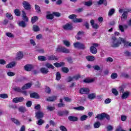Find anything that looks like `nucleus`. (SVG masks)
I'll use <instances>...</instances> for the list:
<instances>
[{
	"label": "nucleus",
	"mask_w": 131,
	"mask_h": 131,
	"mask_svg": "<svg viewBox=\"0 0 131 131\" xmlns=\"http://www.w3.org/2000/svg\"><path fill=\"white\" fill-rule=\"evenodd\" d=\"M112 48H118V47H119V46H120V45L121 44L120 41H118L117 39L115 36L112 37Z\"/></svg>",
	"instance_id": "1"
},
{
	"label": "nucleus",
	"mask_w": 131,
	"mask_h": 131,
	"mask_svg": "<svg viewBox=\"0 0 131 131\" xmlns=\"http://www.w3.org/2000/svg\"><path fill=\"white\" fill-rule=\"evenodd\" d=\"M73 45L76 49H79L80 50H84L85 49V45L79 42L74 43Z\"/></svg>",
	"instance_id": "2"
},
{
	"label": "nucleus",
	"mask_w": 131,
	"mask_h": 131,
	"mask_svg": "<svg viewBox=\"0 0 131 131\" xmlns=\"http://www.w3.org/2000/svg\"><path fill=\"white\" fill-rule=\"evenodd\" d=\"M56 51L57 52H62V53H65L66 54H69V53H70V50L65 47H58Z\"/></svg>",
	"instance_id": "3"
},
{
	"label": "nucleus",
	"mask_w": 131,
	"mask_h": 131,
	"mask_svg": "<svg viewBox=\"0 0 131 131\" xmlns=\"http://www.w3.org/2000/svg\"><path fill=\"white\" fill-rule=\"evenodd\" d=\"M79 92L80 94H81L82 95H86V94L90 93V89L86 88H81Z\"/></svg>",
	"instance_id": "4"
},
{
	"label": "nucleus",
	"mask_w": 131,
	"mask_h": 131,
	"mask_svg": "<svg viewBox=\"0 0 131 131\" xmlns=\"http://www.w3.org/2000/svg\"><path fill=\"white\" fill-rule=\"evenodd\" d=\"M23 6L26 10H30L31 9V6L30 5V4L29 3L24 1L23 3Z\"/></svg>",
	"instance_id": "5"
},
{
	"label": "nucleus",
	"mask_w": 131,
	"mask_h": 131,
	"mask_svg": "<svg viewBox=\"0 0 131 131\" xmlns=\"http://www.w3.org/2000/svg\"><path fill=\"white\" fill-rule=\"evenodd\" d=\"M24 57L23 52L19 51L17 53L16 60V61H20Z\"/></svg>",
	"instance_id": "6"
},
{
	"label": "nucleus",
	"mask_w": 131,
	"mask_h": 131,
	"mask_svg": "<svg viewBox=\"0 0 131 131\" xmlns=\"http://www.w3.org/2000/svg\"><path fill=\"white\" fill-rule=\"evenodd\" d=\"M23 101H24V98L23 97H16L12 100L13 103H19L20 102H23Z\"/></svg>",
	"instance_id": "7"
},
{
	"label": "nucleus",
	"mask_w": 131,
	"mask_h": 131,
	"mask_svg": "<svg viewBox=\"0 0 131 131\" xmlns=\"http://www.w3.org/2000/svg\"><path fill=\"white\" fill-rule=\"evenodd\" d=\"M63 28L64 29V30H72V25L69 23H68L63 26Z\"/></svg>",
	"instance_id": "8"
},
{
	"label": "nucleus",
	"mask_w": 131,
	"mask_h": 131,
	"mask_svg": "<svg viewBox=\"0 0 131 131\" xmlns=\"http://www.w3.org/2000/svg\"><path fill=\"white\" fill-rule=\"evenodd\" d=\"M128 96H129V92L126 91L124 92L121 96L122 99L125 100V99H127V98H128Z\"/></svg>",
	"instance_id": "9"
},
{
	"label": "nucleus",
	"mask_w": 131,
	"mask_h": 131,
	"mask_svg": "<svg viewBox=\"0 0 131 131\" xmlns=\"http://www.w3.org/2000/svg\"><path fill=\"white\" fill-rule=\"evenodd\" d=\"M37 119H40V118H42L43 117V113L41 112H38L36 113V116Z\"/></svg>",
	"instance_id": "10"
},
{
	"label": "nucleus",
	"mask_w": 131,
	"mask_h": 131,
	"mask_svg": "<svg viewBox=\"0 0 131 131\" xmlns=\"http://www.w3.org/2000/svg\"><path fill=\"white\" fill-rule=\"evenodd\" d=\"M33 69V66L31 64H27L25 66V70L26 71H31Z\"/></svg>",
	"instance_id": "11"
},
{
	"label": "nucleus",
	"mask_w": 131,
	"mask_h": 131,
	"mask_svg": "<svg viewBox=\"0 0 131 131\" xmlns=\"http://www.w3.org/2000/svg\"><path fill=\"white\" fill-rule=\"evenodd\" d=\"M95 118H97V119H99V120H103V119L105 118V113L98 114L97 116L95 117Z\"/></svg>",
	"instance_id": "12"
},
{
	"label": "nucleus",
	"mask_w": 131,
	"mask_h": 131,
	"mask_svg": "<svg viewBox=\"0 0 131 131\" xmlns=\"http://www.w3.org/2000/svg\"><path fill=\"white\" fill-rule=\"evenodd\" d=\"M128 11H124L121 17V20L122 21H124V20H126L127 19V13Z\"/></svg>",
	"instance_id": "13"
},
{
	"label": "nucleus",
	"mask_w": 131,
	"mask_h": 131,
	"mask_svg": "<svg viewBox=\"0 0 131 131\" xmlns=\"http://www.w3.org/2000/svg\"><path fill=\"white\" fill-rule=\"evenodd\" d=\"M90 52L92 54H97L98 53V50L94 46H91L90 47Z\"/></svg>",
	"instance_id": "14"
},
{
	"label": "nucleus",
	"mask_w": 131,
	"mask_h": 131,
	"mask_svg": "<svg viewBox=\"0 0 131 131\" xmlns=\"http://www.w3.org/2000/svg\"><path fill=\"white\" fill-rule=\"evenodd\" d=\"M40 71L42 74H48V73H49V69L46 68H41L40 69Z\"/></svg>",
	"instance_id": "15"
},
{
	"label": "nucleus",
	"mask_w": 131,
	"mask_h": 131,
	"mask_svg": "<svg viewBox=\"0 0 131 131\" xmlns=\"http://www.w3.org/2000/svg\"><path fill=\"white\" fill-rule=\"evenodd\" d=\"M22 16H23V19L25 22H28V18L26 16V13H25V11H22Z\"/></svg>",
	"instance_id": "16"
},
{
	"label": "nucleus",
	"mask_w": 131,
	"mask_h": 131,
	"mask_svg": "<svg viewBox=\"0 0 131 131\" xmlns=\"http://www.w3.org/2000/svg\"><path fill=\"white\" fill-rule=\"evenodd\" d=\"M47 60L49 61H54V60H58V58L54 55H49L47 57Z\"/></svg>",
	"instance_id": "17"
},
{
	"label": "nucleus",
	"mask_w": 131,
	"mask_h": 131,
	"mask_svg": "<svg viewBox=\"0 0 131 131\" xmlns=\"http://www.w3.org/2000/svg\"><path fill=\"white\" fill-rule=\"evenodd\" d=\"M53 65H54L55 67H57V68L62 67V66H64V65H65V62H61L60 63L56 62V63H54Z\"/></svg>",
	"instance_id": "18"
},
{
	"label": "nucleus",
	"mask_w": 131,
	"mask_h": 131,
	"mask_svg": "<svg viewBox=\"0 0 131 131\" xmlns=\"http://www.w3.org/2000/svg\"><path fill=\"white\" fill-rule=\"evenodd\" d=\"M31 85H32V84L31 83H28L26 84L24 86L21 88L22 90H27L30 88H31Z\"/></svg>",
	"instance_id": "19"
},
{
	"label": "nucleus",
	"mask_w": 131,
	"mask_h": 131,
	"mask_svg": "<svg viewBox=\"0 0 131 131\" xmlns=\"http://www.w3.org/2000/svg\"><path fill=\"white\" fill-rule=\"evenodd\" d=\"M68 119L70 120V121H77V120H78V118L70 116L68 117Z\"/></svg>",
	"instance_id": "20"
},
{
	"label": "nucleus",
	"mask_w": 131,
	"mask_h": 131,
	"mask_svg": "<svg viewBox=\"0 0 131 131\" xmlns=\"http://www.w3.org/2000/svg\"><path fill=\"white\" fill-rule=\"evenodd\" d=\"M46 100L49 102H54V101L57 100V97L56 96L49 97L48 98H47Z\"/></svg>",
	"instance_id": "21"
},
{
	"label": "nucleus",
	"mask_w": 131,
	"mask_h": 131,
	"mask_svg": "<svg viewBox=\"0 0 131 131\" xmlns=\"http://www.w3.org/2000/svg\"><path fill=\"white\" fill-rule=\"evenodd\" d=\"M88 99L89 100H94L95 98H96V94L95 93H91L88 95Z\"/></svg>",
	"instance_id": "22"
},
{
	"label": "nucleus",
	"mask_w": 131,
	"mask_h": 131,
	"mask_svg": "<svg viewBox=\"0 0 131 131\" xmlns=\"http://www.w3.org/2000/svg\"><path fill=\"white\" fill-rule=\"evenodd\" d=\"M30 97L34 98L35 99H38L39 98V96H38V94L37 93H33L30 94Z\"/></svg>",
	"instance_id": "23"
},
{
	"label": "nucleus",
	"mask_w": 131,
	"mask_h": 131,
	"mask_svg": "<svg viewBox=\"0 0 131 131\" xmlns=\"http://www.w3.org/2000/svg\"><path fill=\"white\" fill-rule=\"evenodd\" d=\"M18 111L21 112V113H24L27 111V110H26V107L24 106H20L18 108Z\"/></svg>",
	"instance_id": "24"
},
{
	"label": "nucleus",
	"mask_w": 131,
	"mask_h": 131,
	"mask_svg": "<svg viewBox=\"0 0 131 131\" xmlns=\"http://www.w3.org/2000/svg\"><path fill=\"white\" fill-rule=\"evenodd\" d=\"M35 9L36 13H38V14L41 13V10H40V7H39V6L37 5H35Z\"/></svg>",
	"instance_id": "25"
},
{
	"label": "nucleus",
	"mask_w": 131,
	"mask_h": 131,
	"mask_svg": "<svg viewBox=\"0 0 131 131\" xmlns=\"http://www.w3.org/2000/svg\"><path fill=\"white\" fill-rule=\"evenodd\" d=\"M72 109H74V110H77L78 111H82L84 110V107L82 106H80L77 107H73Z\"/></svg>",
	"instance_id": "26"
},
{
	"label": "nucleus",
	"mask_w": 131,
	"mask_h": 131,
	"mask_svg": "<svg viewBox=\"0 0 131 131\" xmlns=\"http://www.w3.org/2000/svg\"><path fill=\"white\" fill-rule=\"evenodd\" d=\"M11 120L12 122H14L16 125H20L21 123H20V121L19 120H17L15 118H11Z\"/></svg>",
	"instance_id": "27"
},
{
	"label": "nucleus",
	"mask_w": 131,
	"mask_h": 131,
	"mask_svg": "<svg viewBox=\"0 0 131 131\" xmlns=\"http://www.w3.org/2000/svg\"><path fill=\"white\" fill-rule=\"evenodd\" d=\"M16 65L15 62H12L6 66V68H13Z\"/></svg>",
	"instance_id": "28"
},
{
	"label": "nucleus",
	"mask_w": 131,
	"mask_h": 131,
	"mask_svg": "<svg viewBox=\"0 0 131 131\" xmlns=\"http://www.w3.org/2000/svg\"><path fill=\"white\" fill-rule=\"evenodd\" d=\"M18 25L20 27H23V28H25L26 27V23H25V21H21L18 23Z\"/></svg>",
	"instance_id": "29"
},
{
	"label": "nucleus",
	"mask_w": 131,
	"mask_h": 131,
	"mask_svg": "<svg viewBox=\"0 0 131 131\" xmlns=\"http://www.w3.org/2000/svg\"><path fill=\"white\" fill-rule=\"evenodd\" d=\"M86 59L88 61H95V57L93 56H86Z\"/></svg>",
	"instance_id": "30"
},
{
	"label": "nucleus",
	"mask_w": 131,
	"mask_h": 131,
	"mask_svg": "<svg viewBox=\"0 0 131 131\" xmlns=\"http://www.w3.org/2000/svg\"><path fill=\"white\" fill-rule=\"evenodd\" d=\"M14 14L16 16H17V17H19L21 15V12H20V10L18 9H16L14 10Z\"/></svg>",
	"instance_id": "31"
},
{
	"label": "nucleus",
	"mask_w": 131,
	"mask_h": 131,
	"mask_svg": "<svg viewBox=\"0 0 131 131\" xmlns=\"http://www.w3.org/2000/svg\"><path fill=\"white\" fill-rule=\"evenodd\" d=\"M46 67L49 68V69H55V67L51 64V63H47L45 64Z\"/></svg>",
	"instance_id": "32"
},
{
	"label": "nucleus",
	"mask_w": 131,
	"mask_h": 131,
	"mask_svg": "<svg viewBox=\"0 0 131 131\" xmlns=\"http://www.w3.org/2000/svg\"><path fill=\"white\" fill-rule=\"evenodd\" d=\"M38 59L39 61H47V57L45 56H39L38 57Z\"/></svg>",
	"instance_id": "33"
},
{
	"label": "nucleus",
	"mask_w": 131,
	"mask_h": 131,
	"mask_svg": "<svg viewBox=\"0 0 131 131\" xmlns=\"http://www.w3.org/2000/svg\"><path fill=\"white\" fill-rule=\"evenodd\" d=\"M37 20H38V17L37 16H33V17H32L31 22L32 24H34V23H35V22H36Z\"/></svg>",
	"instance_id": "34"
},
{
	"label": "nucleus",
	"mask_w": 131,
	"mask_h": 131,
	"mask_svg": "<svg viewBox=\"0 0 131 131\" xmlns=\"http://www.w3.org/2000/svg\"><path fill=\"white\" fill-rule=\"evenodd\" d=\"M63 43L66 46V47H70V42L69 41L67 40H63Z\"/></svg>",
	"instance_id": "35"
},
{
	"label": "nucleus",
	"mask_w": 131,
	"mask_h": 131,
	"mask_svg": "<svg viewBox=\"0 0 131 131\" xmlns=\"http://www.w3.org/2000/svg\"><path fill=\"white\" fill-rule=\"evenodd\" d=\"M111 77L112 79H116V78L118 77V75H117V73H113L112 74Z\"/></svg>",
	"instance_id": "36"
},
{
	"label": "nucleus",
	"mask_w": 131,
	"mask_h": 131,
	"mask_svg": "<svg viewBox=\"0 0 131 131\" xmlns=\"http://www.w3.org/2000/svg\"><path fill=\"white\" fill-rule=\"evenodd\" d=\"M112 93L114 94L115 96H118V91L116 89H112Z\"/></svg>",
	"instance_id": "37"
},
{
	"label": "nucleus",
	"mask_w": 131,
	"mask_h": 131,
	"mask_svg": "<svg viewBox=\"0 0 131 131\" xmlns=\"http://www.w3.org/2000/svg\"><path fill=\"white\" fill-rule=\"evenodd\" d=\"M9 97V95L7 94H0V98L2 99H7V98Z\"/></svg>",
	"instance_id": "38"
},
{
	"label": "nucleus",
	"mask_w": 131,
	"mask_h": 131,
	"mask_svg": "<svg viewBox=\"0 0 131 131\" xmlns=\"http://www.w3.org/2000/svg\"><path fill=\"white\" fill-rule=\"evenodd\" d=\"M85 6H86L87 7H91L92 5H93V2L92 1H89L88 2H85L84 3Z\"/></svg>",
	"instance_id": "39"
},
{
	"label": "nucleus",
	"mask_w": 131,
	"mask_h": 131,
	"mask_svg": "<svg viewBox=\"0 0 131 131\" xmlns=\"http://www.w3.org/2000/svg\"><path fill=\"white\" fill-rule=\"evenodd\" d=\"M88 116L84 115L81 116L80 119L81 121H84V120H86V119H88Z\"/></svg>",
	"instance_id": "40"
},
{
	"label": "nucleus",
	"mask_w": 131,
	"mask_h": 131,
	"mask_svg": "<svg viewBox=\"0 0 131 131\" xmlns=\"http://www.w3.org/2000/svg\"><path fill=\"white\" fill-rule=\"evenodd\" d=\"M84 82H86L87 83H90L91 82H94V79H85L83 80Z\"/></svg>",
	"instance_id": "41"
},
{
	"label": "nucleus",
	"mask_w": 131,
	"mask_h": 131,
	"mask_svg": "<svg viewBox=\"0 0 131 131\" xmlns=\"http://www.w3.org/2000/svg\"><path fill=\"white\" fill-rule=\"evenodd\" d=\"M100 125L101 123H100V122H96V123H95L94 126L95 128H99Z\"/></svg>",
	"instance_id": "42"
},
{
	"label": "nucleus",
	"mask_w": 131,
	"mask_h": 131,
	"mask_svg": "<svg viewBox=\"0 0 131 131\" xmlns=\"http://www.w3.org/2000/svg\"><path fill=\"white\" fill-rule=\"evenodd\" d=\"M73 22L75 23H80L82 22V19L81 18H75V19L73 20Z\"/></svg>",
	"instance_id": "43"
},
{
	"label": "nucleus",
	"mask_w": 131,
	"mask_h": 131,
	"mask_svg": "<svg viewBox=\"0 0 131 131\" xmlns=\"http://www.w3.org/2000/svg\"><path fill=\"white\" fill-rule=\"evenodd\" d=\"M33 31L35 32H37L39 31V27L36 25L33 26Z\"/></svg>",
	"instance_id": "44"
},
{
	"label": "nucleus",
	"mask_w": 131,
	"mask_h": 131,
	"mask_svg": "<svg viewBox=\"0 0 131 131\" xmlns=\"http://www.w3.org/2000/svg\"><path fill=\"white\" fill-rule=\"evenodd\" d=\"M47 109L49 111H54L55 110V107L49 105L47 107Z\"/></svg>",
	"instance_id": "45"
},
{
	"label": "nucleus",
	"mask_w": 131,
	"mask_h": 131,
	"mask_svg": "<svg viewBox=\"0 0 131 131\" xmlns=\"http://www.w3.org/2000/svg\"><path fill=\"white\" fill-rule=\"evenodd\" d=\"M93 69H94V70H97V71L101 70V67H100V66H99L98 65L94 66Z\"/></svg>",
	"instance_id": "46"
},
{
	"label": "nucleus",
	"mask_w": 131,
	"mask_h": 131,
	"mask_svg": "<svg viewBox=\"0 0 131 131\" xmlns=\"http://www.w3.org/2000/svg\"><path fill=\"white\" fill-rule=\"evenodd\" d=\"M13 90L15 92H17L18 93H21L22 92V90L19 87H15L13 88Z\"/></svg>",
	"instance_id": "47"
},
{
	"label": "nucleus",
	"mask_w": 131,
	"mask_h": 131,
	"mask_svg": "<svg viewBox=\"0 0 131 131\" xmlns=\"http://www.w3.org/2000/svg\"><path fill=\"white\" fill-rule=\"evenodd\" d=\"M62 71L64 72V73H68L69 72V69L68 68L63 67L62 68Z\"/></svg>",
	"instance_id": "48"
},
{
	"label": "nucleus",
	"mask_w": 131,
	"mask_h": 131,
	"mask_svg": "<svg viewBox=\"0 0 131 131\" xmlns=\"http://www.w3.org/2000/svg\"><path fill=\"white\" fill-rule=\"evenodd\" d=\"M56 80H59L61 79V74L59 72H57L56 74Z\"/></svg>",
	"instance_id": "49"
},
{
	"label": "nucleus",
	"mask_w": 131,
	"mask_h": 131,
	"mask_svg": "<svg viewBox=\"0 0 131 131\" xmlns=\"http://www.w3.org/2000/svg\"><path fill=\"white\" fill-rule=\"evenodd\" d=\"M7 74L8 76H10V77L15 76V73L13 72H8L7 73Z\"/></svg>",
	"instance_id": "50"
},
{
	"label": "nucleus",
	"mask_w": 131,
	"mask_h": 131,
	"mask_svg": "<svg viewBox=\"0 0 131 131\" xmlns=\"http://www.w3.org/2000/svg\"><path fill=\"white\" fill-rule=\"evenodd\" d=\"M115 12V10H114V9H111L108 14V16H112L114 14Z\"/></svg>",
	"instance_id": "51"
},
{
	"label": "nucleus",
	"mask_w": 131,
	"mask_h": 131,
	"mask_svg": "<svg viewBox=\"0 0 131 131\" xmlns=\"http://www.w3.org/2000/svg\"><path fill=\"white\" fill-rule=\"evenodd\" d=\"M43 122V120H42V119H39L38 120L37 122H36V123L37 124H38V125H42Z\"/></svg>",
	"instance_id": "52"
},
{
	"label": "nucleus",
	"mask_w": 131,
	"mask_h": 131,
	"mask_svg": "<svg viewBox=\"0 0 131 131\" xmlns=\"http://www.w3.org/2000/svg\"><path fill=\"white\" fill-rule=\"evenodd\" d=\"M47 18L50 20H52V19H54V14H48L47 15Z\"/></svg>",
	"instance_id": "53"
},
{
	"label": "nucleus",
	"mask_w": 131,
	"mask_h": 131,
	"mask_svg": "<svg viewBox=\"0 0 131 131\" xmlns=\"http://www.w3.org/2000/svg\"><path fill=\"white\" fill-rule=\"evenodd\" d=\"M6 35L8 36V37L10 38H13L14 37V35L11 33L8 32L6 33Z\"/></svg>",
	"instance_id": "54"
},
{
	"label": "nucleus",
	"mask_w": 131,
	"mask_h": 131,
	"mask_svg": "<svg viewBox=\"0 0 131 131\" xmlns=\"http://www.w3.org/2000/svg\"><path fill=\"white\" fill-rule=\"evenodd\" d=\"M76 17H77V16L75 14H72L69 16V19H73L74 20L76 18Z\"/></svg>",
	"instance_id": "55"
},
{
	"label": "nucleus",
	"mask_w": 131,
	"mask_h": 131,
	"mask_svg": "<svg viewBox=\"0 0 131 131\" xmlns=\"http://www.w3.org/2000/svg\"><path fill=\"white\" fill-rule=\"evenodd\" d=\"M122 76H123V77H124L125 78H129V75L125 73H122Z\"/></svg>",
	"instance_id": "56"
},
{
	"label": "nucleus",
	"mask_w": 131,
	"mask_h": 131,
	"mask_svg": "<svg viewBox=\"0 0 131 131\" xmlns=\"http://www.w3.org/2000/svg\"><path fill=\"white\" fill-rule=\"evenodd\" d=\"M119 29L121 31V32H124V28H123V26L121 25H119Z\"/></svg>",
	"instance_id": "57"
},
{
	"label": "nucleus",
	"mask_w": 131,
	"mask_h": 131,
	"mask_svg": "<svg viewBox=\"0 0 131 131\" xmlns=\"http://www.w3.org/2000/svg\"><path fill=\"white\" fill-rule=\"evenodd\" d=\"M60 130L61 131H67V128L65 126L61 125L59 127Z\"/></svg>",
	"instance_id": "58"
},
{
	"label": "nucleus",
	"mask_w": 131,
	"mask_h": 131,
	"mask_svg": "<svg viewBox=\"0 0 131 131\" xmlns=\"http://www.w3.org/2000/svg\"><path fill=\"white\" fill-rule=\"evenodd\" d=\"M129 42L127 41H126L124 43V48H128L129 47Z\"/></svg>",
	"instance_id": "59"
},
{
	"label": "nucleus",
	"mask_w": 131,
	"mask_h": 131,
	"mask_svg": "<svg viewBox=\"0 0 131 131\" xmlns=\"http://www.w3.org/2000/svg\"><path fill=\"white\" fill-rule=\"evenodd\" d=\"M53 15H54L56 17H60L61 16V13L59 12H53Z\"/></svg>",
	"instance_id": "60"
},
{
	"label": "nucleus",
	"mask_w": 131,
	"mask_h": 131,
	"mask_svg": "<svg viewBox=\"0 0 131 131\" xmlns=\"http://www.w3.org/2000/svg\"><path fill=\"white\" fill-rule=\"evenodd\" d=\"M27 106L29 107L32 105V102L31 101H28L26 103Z\"/></svg>",
	"instance_id": "61"
},
{
	"label": "nucleus",
	"mask_w": 131,
	"mask_h": 131,
	"mask_svg": "<svg viewBox=\"0 0 131 131\" xmlns=\"http://www.w3.org/2000/svg\"><path fill=\"white\" fill-rule=\"evenodd\" d=\"M84 129H91L92 128V127L91 126V125H86L84 126Z\"/></svg>",
	"instance_id": "62"
},
{
	"label": "nucleus",
	"mask_w": 131,
	"mask_h": 131,
	"mask_svg": "<svg viewBox=\"0 0 131 131\" xmlns=\"http://www.w3.org/2000/svg\"><path fill=\"white\" fill-rule=\"evenodd\" d=\"M104 103L105 104H109V103H111V99L109 98L105 99L104 101Z\"/></svg>",
	"instance_id": "63"
},
{
	"label": "nucleus",
	"mask_w": 131,
	"mask_h": 131,
	"mask_svg": "<svg viewBox=\"0 0 131 131\" xmlns=\"http://www.w3.org/2000/svg\"><path fill=\"white\" fill-rule=\"evenodd\" d=\"M58 107L59 108H61V107H65V104L63 103H59L57 104Z\"/></svg>",
	"instance_id": "64"
}]
</instances>
